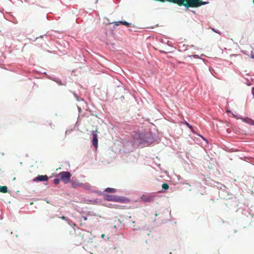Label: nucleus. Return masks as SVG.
<instances>
[{
    "instance_id": "nucleus-11",
    "label": "nucleus",
    "mask_w": 254,
    "mask_h": 254,
    "mask_svg": "<svg viewBox=\"0 0 254 254\" xmlns=\"http://www.w3.org/2000/svg\"><path fill=\"white\" fill-rule=\"evenodd\" d=\"M162 189L167 190L169 189V185L166 183H164L162 186Z\"/></svg>"
},
{
    "instance_id": "nucleus-17",
    "label": "nucleus",
    "mask_w": 254,
    "mask_h": 254,
    "mask_svg": "<svg viewBox=\"0 0 254 254\" xmlns=\"http://www.w3.org/2000/svg\"><path fill=\"white\" fill-rule=\"evenodd\" d=\"M83 220H84V221H86V220H87V217H86L83 216Z\"/></svg>"
},
{
    "instance_id": "nucleus-8",
    "label": "nucleus",
    "mask_w": 254,
    "mask_h": 254,
    "mask_svg": "<svg viewBox=\"0 0 254 254\" xmlns=\"http://www.w3.org/2000/svg\"><path fill=\"white\" fill-rule=\"evenodd\" d=\"M105 191L109 193H115L116 192V189L111 188H108L105 190Z\"/></svg>"
},
{
    "instance_id": "nucleus-6",
    "label": "nucleus",
    "mask_w": 254,
    "mask_h": 254,
    "mask_svg": "<svg viewBox=\"0 0 254 254\" xmlns=\"http://www.w3.org/2000/svg\"><path fill=\"white\" fill-rule=\"evenodd\" d=\"M97 130H93V139H92V144L93 146L95 147V149H97L98 148V135L97 134Z\"/></svg>"
},
{
    "instance_id": "nucleus-12",
    "label": "nucleus",
    "mask_w": 254,
    "mask_h": 254,
    "mask_svg": "<svg viewBox=\"0 0 254 254\" xmlns=\"http://www.w3.org/2000/svg\"><path fill=\"white\" fill-rule=\"evenodd\" d=\"M244 121L246 122H247V119H244ZM248 123L251 125H254V121L252 120H249Z\"/></svg>"
},
{
    "instance_id": "nucleus-2",
    "label": "nucleus",
    "mask_w": 254,
    "mask_h": 254,
    "mask_svg": "<svg viewBox=\"0 0 254 254\" xmlns=\"http://www.w3.org/2000/svg\"><path fill=\"white\" fill-rule=\"evenodd\" d=\"M104 199L105 200L112 201L115 202H124L125 201V198L123 197L118 196L116 195H112L108 194L105 195L104 196Z\"/></svg>"
},
{
    "instance_id": "nucleus-16",
    "label": "nucleus",
    "mask_w": 254,
    "mask_h": 254,
    "mask_svg": "<svg viewBox=\"0 0 254 254\" xmlns=\"http://www.w3.org/2000/svg\"><path fill=\"white\" fill-rule=\"evenodd\" d=\"M252 94L253 95V96L254 97V87H253L252 89Z\"/></svg>"
},
{
    "instance_id": "nucleus-15",
    "label": "nucleus",
    "mask_w": 254,
    "mask_h": 254,
    "mask_svg": "<svg viewBox=\"0 0 254 254\" xmlns=\"http://www.w3.org/2000/svg\"><path fill=\"white\" fill-rule=\"evenodd\" d=\"M60 218L63 220H66V218L64 216H63L61 217Z\"/></svg>"
},
{
    "instance_id": "nucleus-14",
    "label": "nucleus",
    "mask_w": 254,
    "mask_h": 254,
    "mask_svg": "<svg viewBox=\"0 0 254 254\" xmlns=\"http://www.w3.org/2000/svg\"><path fill=\"white\" fill-rule=\"evenodd\" d=\"M54 183L56 185H58L60 183V180L58 179H55L54 180Z\"/></svg>"
},
{
    "instance_id": "nucleus-9",
    "label": "nucleus",
    "mask_w": 254,
    "mask_h": 254,
    "mask_svg": "<svg viewBox=\"0 0 254 254\" xmlns=\"http://www.w3.org/2000/svg\"><path fill=\"white\" fill-rule=\"evenodd\" d=\"M119 23H121L124 25H126V26L127 27H129L130 26V24L129 23H128L127 22V21H119V22H115V25H119Z\"/></svg>"
},
{
    "instance_id": "nucleus-5",
    "label": "nucleus",
    "mask_w": 254,
    "mask_h": 254,
    "mask_svg": "<svg viewBox=\"0 0 254 254\" xmlns=\"http://www.w3.org/2000/svg\"><path fill=\"white\" fill-rule=\"evenodd\" d=\"M155 196L153 195H145L143 194L141 197L140 199L145 202H151L154 200Z\"/></svg>"
},
{
    "instance_id": "nucleus-1",
    "label": "nucleus",
    "mask_w": 254,
    "mask_h": 254,
    "mask_svg": "<svg viewBox=\"0 0 254 254\" xmlns=\"http://www.w3.org/2000/svg\"><path fill=\"white\" fill-rule=\"evenodd\" d=\"M187 3L189 4L190 7L195 8L205 5L208 3V2L203 1L201 0H186Z\"/></svg>"
},
{
    "instance_id": "nucleus-13",
    "label": "nucleus",
    "mask_w": 254,
    "mask_h": 254,
    "mask_svg": "<svg viewBox=\"0 0 254 254\" xmlns=\"http://www.w3.org/2000/svg\"><path fill=\"white\" fill-rule=\"evenodd\" d=\"M188 127H189L190 129L192 131V127L191 126H190L188 123H187V122H185V123H184Z\"/></svg>"
},
{
    "instance_id": "nucleus-7",
    "label": "nucleus",
    "mask_w": 254,
    "mask_h": 254,
    "mask_svg": "<svg viewBox=\"0 0 254 254\" xmlns=\"http://www.w3.org/2000/svg\"><path fill=\"white\" fill-rule=\"evenodd\" d=\"M48 180V177L47 175H39L37 177L33 179L34 182H44Z\"/></svg>"
},
{
    "instance_id": "nucleus-18",
    "label": "nucleus",
    "mask_w": 254,
    "mask_h": 254,
    "mask_svg": "<svg viewBox=\"0 0 254 254\" xmlns=\"http://www.w3.org/2000/svg\"><path fill=\"white\" fill-rule=\"evenodd\" d=\"M104 234H103V235H102V238H104Z\"/></svg>"
},
{
    "instance_id": "nucleus-4",
    "label": "nucleus",
    "mask_w": 254,
    "mask_h": 254,
    "mask_svg": "<svg viewBox=\"0 0 254 254\" xmlns=\"http://www.w3.org/2000/svg\"><path fill=\"white\" fill-rule=\"evenodd\" d=\"M134 138L139 143H142L143 142L146 141L145 134L143 133H136Z\"/></svg>"
},
{
    "instance_id": "nucleus-10",
    "label": "nucleus",
    "mask_w": 254,
    "mask_h": 254,
    "mask_svg": "<svg viewBox=\"0 0 254 254\" xmlns=\"http://www.w3.org/2000/svg\"><path fill=\"white\" fill-rule=\"evenodd\" d=\"M0 192L6 193L7 192V188L6 186H0Z\"/></svg>"
},
{
    "instance_id": "nucleus-3",
    "label": "nucleus",
    "mask_w": 254,
    "mask_h": 254,
    "mask_svg": "<svg viewBox=\"0 0 254 254\" xmlns=\"http://www.w3.org/2000/svg\"><path fill=\"white\" fill-rule=\"evenodd\" d=\"M58 176L60 177V179L62 181L66 184L70 181L71 174L68 172L64 171L60 173Z\"/></svg>"
},
{
    "instance_id": "nucleus-19",
    "label": "nucleus",
    "mask_w": 254,
    "mask_h": 254,
    "mask_svg": "<svg viewBox=\"0 0 254 254\" xmlns=\"http://www.w3.org/2000/svg\"><path fill=\"white\" fill-rule=\"evenodd\" d=\"M253 2L254 3V0H253Z\"/></svg>"
}]
</instances>
